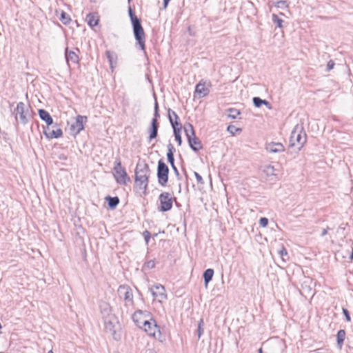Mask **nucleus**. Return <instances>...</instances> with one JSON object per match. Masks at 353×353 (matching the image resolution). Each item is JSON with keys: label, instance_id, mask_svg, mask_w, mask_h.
<instances>
[{"label": "nucleus", "instance_id": "nucleus-1", "mask_svg": "<svg viewBox=\"0 0 353 353\" xmlns=\"http://www.w3.org/2000/svg\"><path fill=\"white\" fill-rule=\"evenodd\" d=\"M135 186L141 190L145 191L148 189L149 177L151 170L148 164L143 161L137 163L135 168Z\"/></svg>", "mask_w": 353, "mask_h": 353}, {"label": "nucleus", "instance_id": "nucleus-2", "mask_svg": "<svg viewBox=\"0 0 353 353\" xmlns=\"http://www.w3.org/2000/svg\"><path fill=\"white\" fill-rule=\"evenodd\" d=\"M129 16L132 22L134 38L139 48L145 53V35L141 26V20L135 15L132 9L130 7L128 10Z\"/></svg>", "mask_w": 353, "mask_h": 353}, {"label": "nucleus", "instance_id": "nucleus-3", "mask_svg": "<svg viewBox=\"0 0 353 353\" xmlns=\"http://www.w3.org/2000/svg\"><path fill=\"white\" fill-rule=\"evenodd\" d=\"M307 135L302 124L294 126L290 138V147H296L299 150L306 143Z\"/></svg>", "mask_w": 353, "mask_h": 353}, {"label": "nucleus", "instance_id": "nucleus-4", "mask_svg": "<svg viewBox=\"0 0 353 353\" xmlns=\"http://www.w3.org/2000/svg\"><path fill=\"white\" fill-rule=\"evenodd\" d=\"M185 132L190 147L194 152H197L202 148V144L199 138L195 136L194 128L192 124L188 123L185 127Z\"/></svg>", "mask_w": 353, "mask_h": 353}, {"label": "nucleus", "instance_id": "nucleus-5", "mask_svg": "<svg viewBox=\"0 0 353 353\" xmlns=\"http://www.w3.org/2000/svg\"><path fill=\"white\" fill-rule=\"evenodd\" d=\"M114 177L117 182L121 185H126L130 181V177L124 168L121 166V163L119 159H117L114 162Z\"/></svg>", "mask_w": 353, "mask_h": 353}, {"label": "nucleus", "instance_id": "nucleus-6", "mask_svg": "<svg viewBox=\"0 0 353 353\" xmlns=\"http://www.w3.org/2000/svg\"><path fill=\"white\" fill-rule=\"evenodd\" d=\"M117 292L119 298L125 301L126 306L134 305L133 293L130 286L121 285L119 287Z\"/></svg>", "mask_w": 353, "mask_h": 353}, {"label": "nucleus", "instance_id": "nucleus-7", "mask_svg": "<svg viewBox=\"0 0 353 353\" xmlns=\"http://www.w3.org/2000/svg\"><path fill=\"white\" fill-rule=\"evenodd\" d=\"M169 168L162 160L158 161L157 178L161 186H165L168 181Z\"/></svg>", "mask_w": 353, "mask_h": 353}, {"label": "nucleus", "instance_id": "nucleus-8", "mask_svg": "<svg viewBox=\"0 0 353 353\" xmlns=\"http://www.w3.org/2000/svg\"><path fill=\"white\" fill-rule=\"evenodd\" d=\"M174 198L171 196L169 192H162L159 196L160 206L159 210L161 212H167L172 209Z\"/></svg>", "mask_w": 353, "mask_h": 353}, {"label": "nucleus", "instance_id": "nucleus-9", "mask_svg": "<svg viewBox=\"0 0 353 353\" xmlns=\"http://www.w3.org/2000/svg\"><path fill=\"white\" fill-rule=\"evenodd\" d=\"M150 312L146 310H137L132 314L134 323L140 328H141L148 320H150Z\"/></svg>", "mask_w": 353, "mask_h": 353}, {"label": "nucleus", "instance_id": "nucleus-10", "mask_svg": "<svg viewBox=\"0 0 353 353\" xmlns=\"http://www.w3.org/2000/svg\"><path fill=\"white\" fill-rule=\"evenodd\" d=\"M28 108L26 107L24 103L19 102L17 103V108L13 114L15 115V119L18 121V115H19L21 123L26 125L28 122Z\"/></svg>", "mask_w": 353, "mask_h": 353}, {"label": "nucleus", "instance_id": "nucleus-11", "mask_svg": "<svg viewBox=\"0 0 353 353\" xmlns=\"http://www.w3.org/2000/svg\"><path fill=\"white\" fill-rule=\"evenodd\" d=\"M141 328H143L148 335L154 338L157 337V334H158V336L161 335L159 326L157 325L156 321L153 319L152 316L150 317V320H148Z\"/></svg>", "mask_w": 353, "mask_h": 353}, {"label": "nucleus", "instance_id": "nucleus-12", "mask_svg": "<svg viewBox=\"0 0 353 353\" xmlns=\"http://www.w3.org/2000/svg\"><path fill=\"white\" fill-rule=\"evenodd\" d=\"M168 119L173 128L174 135H180V130L181 128V124L178 121L179 117L177 114L170 108L168 110Z\"/></svg>", "mask_w": 353, "mask_h": 353}, {"label": "nucleus", "instance_id": "nucleus-13", "mask_svg": "<svg viewBox=\"0 0 353 353\" xmlns=\"http://www.w3.org/2000/svg\"><path fill=\"white\" fill-rule=\"evenodd\" d=\"M153 297L157 299L159 302L167 299V294L165 293V289L163 285L161 284H157L150 288Z\"/></svg>", "mask_w": 353, "mask_h": 353}, {"label": "nucleus", "instance_id": "nucleus-14", "mask_svg": "<svg viewBox=\"0 0 353 353\" xmlns=\"http://www.w3.org/2000/svg\"><path fill=\"white\" fill-rule=\"evenodd\" d=\"M86 116L78 115L76 117L75 121L71 125V130L74 132L75 134H79L81 130H83V123L87 121Z\"/></svg>", "mask_w": 353, "mask_h": 353}, {"label": "nucleus", "instance_id": "nucleus-15", "mask_svg": "<svg viewBox=\"0 0 353 353\" xmlns=\"http://www.w3.org/2000/svg\"><path fill=\"white\" fill-rule=\"evenodd\" d=\"M210 92V90L206 87L205 81L201 80L195 87L194 94L199 95V98L207 96Z\"/></svg>", "mask_w": 353, "mask_h": 353}, {"label": "nucleus", "instance_id": "nucleus-16", "mask_svg": "<svg viewBox=\"0 0 353 353\" xmlns=\"http://www.w3.org/2000/svg\"><path fill=\"white\" fill-rule=\"evenodd\" d=\"M43 133L48 139H57L63 135V132L61 128H57L56 129H51L48 125L44 129Z\"/></svg>", "mask_w": 353, "mask_h": 353}, {"label": "nucleus", "instance_id": "nucleus-17", "mask_svg": "<svg viewBox=\"0 0 353 353\" xmlns=\"http://www.w3.org/2000/svg\"><path fill=\"white\" fill-rule=\"evenodd\" d=\"M65 57L69 67L70 63L74 64L79 63V58L77 52L73 50H69L68 48L65 50Z\"/></svg>", "mask_w": 353, "mask_h": 353}, {"label": "nucleus", "instance_id": "nucleus-18", "mask_svg": "<svg viewBox=\"0 0 353 353\" xmlns=\"http://www.w3.org/2000/svg\"><path fill=\"white\" fill-rule=\"evenodd\" d=\"M159 127V124L158 122V120H156V119H152L151 121V125L149 128V139L150 141L155 139L157 137L158 134V129Z\"/></svg>", "mask_w": 353, "mask_h": 353}, {"label": "nucleus", "instance_id": "nucleus-19", "mask_svg": "<svg viewBox=\"0 0 353 353\" xmlns=\"http://www.w3.org/2000/svg\"><path fill=\"white\" fill-rule=\"evenodd\" d=\"M266 150L270 153H278L285 150V148L281 143L272 142L267 145Z\"/></svg>", "mask_w": 353, "mask_h": 353}, {"label": "nucleus", "instance_id": "nucleus-20", "mask_svg": "<svg viewBox=\"0 0 353 353\" xmlns=\"http://www.w3.org/2000/svg\"><path fill=\"white\" fill-rule=\"evenodd\" d=\"M39 115L41 119H42L46 123L47 126H50L53 124V119L49 114V112H47L46 110L43 109L39 110Z\"/></svg>", "mask_w": 353, "mask_h": 353}, {"label": "nucleus", "instance_id": "nucleus-21", "mask_svg": "<svg viewBox=\"0 0 353 353\" xmlns=\"http://www.w3.org/2000/svg\"><path fill=\"white\" fill-rule=\"evenodd\" d=\"M105 54H106L107 59H108V62L110 63V67L112 71H113L114 65L117 64V55L114 52H112L110 50H107L105 52Z\"/></svg>", "mask_w": 353, "mask_h": 353}, {"label": "nucleus", "instance_id": "nucleus-22", "mask_svg": "<svg viewBox=\"0 0 353 353\" xmlns=\"http://www.w3.org/2000/svg\"><path fill=\"white\" fill-rule=\"evenodd\" d=\"M175 150H176L172 143H169L168 145L167 158L172 167H174V152Z\"/></svg>", "mask_w": 353, "mask_h": 353}, {"label": "nucleus", "instance_id": "nucleus-23", "mask_svg": "<svg viewBox=\"0 0 353 353\" xmlns=\"http://www.w3.org/2000/svg\"><path fill=\"white\" fill-rule=\"evenodd\" d=\"M253 103L256 108H260L263 104L265 105L267 107H268L269 109H271V105L270 103L264 99H261L260 97H255L252 99Z\"/></svg>", "mask_w": 353, "mask_h": 353}, {"label": "nucleus", "instance_id": "nucleus-24", "mask_svg": "<svg viewBox=\"0 0 353 353\" xmlns=\"http://www.w3.org/2000/svg\"><path fill=\"white\" fill-rule=\"evenodd\" d=\"M105 200L108 201V206L111 209L115 208L119 203V199L117 196L112 197L108 196L105 197Z\"/></svg>", "mask_w": 353, "mask_h": 353}, {"label": "nucleus", "instance_id": "nucleus-25", "mask_svg": "<svg viewBox=\"0 0 353 353\" xmlns=\"http://www.w3.org/2000/svg\"><path fill=\"white\" fill-rule=\"evenodd\" d=\"M86 20L88 21V25L90 27L96 26L98 24L99 19L97 16H95L93 13H89L87 15Z\"/></svg>", "mask_w": 353, "mask_h": 353}, {"label": "nucleus", "instance_id": "nucleus-26", "mask_svg": "<svg viewBox=\"0 0 353 353\" xmlns=\"http://www.w3.org/2000/svg\"><path fill=\"white\" fill-rule=\"evenodd\" d=\"M336 337L337 345L339 348H341L345 338V331L344 330H339L336 334Z\"/></svg>", "mask_w": 353, "mask_h": 353}, {"label": "nucleus", "instance_id": "nucleus-27", "mask_svg": "<svg viewBox=\"0 0 353 353\" xmlns=\"http://www.w3.org/2000/svg\"><path fill=\"white\" fill-rule=\"evenodd\" d=\"M214 270L212 269L209 268L204 272L203 276L205 285L212 280Z\"/></svg>", "mask_w": 353, "mask_h": 353}, {"label": "nucleus", "instance_id": "nucleus-28", "mask_svg": "<svg viewBox=\"0 0 353 353\" xmlns=\"http://www.w3.org/2000/svg\"><path fill=\"white\" fill-rule=\"evenodd\" d=\"M275 170H276L274 166L268 165L264 168L263 172L268 176H275L276 175Z\"/></svg>", "mask_w": 353, "mask_h": 353}, {"label": "nucleus", "instance_id": "nucleus-29", "mask_svg": "<svg viewBox=\"0 0 353 353\" xmlns=\"http://www.w3.org/2000/svg\"><path fill=\"white\" fill-rule=\"evenodd\" d=\"M59 19L65 25L69 24L71 21L70 16L63 11L61 12Z\"/></svg>", "mask_w": 353, "mask_h": 353}, {"label": "nucleus", "instance_id": "nucleus-30", "mask_svg": "<svg viewBox=\"0 0 353 353\" xmlns=\"http://www.w3.org/2000/svg\"><path fill=\"white\" fill-rule=\"evenodd\" d=\"M229 112L228 117L231 119H236V117L240 114V111L239 110L234 108H230L228 110Z\"/></svg>", "mask_w": 353, "mask_h": 353}, {"label": "nucleus", "instance_id": "nucleus-31", "mask_svg": "<svg viewBox=\"0 0 353 353\" xmlns=\"http://www.w3.org/2000/svg\"><path fill=\"white\" fill-rule=\"evenodd\" d=\"M204 325V321H203V319H201L200 321H199V323H198V328H197V336H198V338L200 339L201 336H202V334H203V326Z\"/></svg>", "mask_w": 353, "mask_h": 353}, {"label": "nucleus", "instance_id": "nucleus-32", "mask_svg": "<svg viewBox=\"0 0 353 353\" xmlns=\"http://www.w3.org/2000/svg\"><path fill=\"white\" fill-rule=\"evenodd\" d=\"M227 130L232 135H235L236 132H241L242 130L241 128H236L233 125H230L228 126Z\"/></svg>", "mask_w": 353, "mask_h": 353}, {"label": "nucleus", "instance_id": "nucleus-33", "mask_svg": "<svg viewBox=\"0 0 353 353\" xmlns=\"http://www.w3.org/2000/svg\"><path fill=\"white\" fill-rule=\"evenodd\" d=\"M272 21L276 25L277 27L282 28V23L283 21L281 19H280L276 14H272Z\"/></svg>", "mask_w": 353, "mask_h": 353}, {"label": "nucleus", "instance_id": "nucleus-34", "mask_svg": "<svg viewBox=\"0 0 353 353\" xmlns=\"http://www.w3.org/2000/svg\"><path fill=\"white\" fill-rule=\"evenodd\" d=\"M275 6L279 8H288V5L286 1H285V0H280V1H278L276 3Z\"/></svg>", "mask_w": 353, "mask_h": 353}, {"label": "nucleus", "instance_id": "nucleus-35", "mask_svg": "<svg viewBox=\"0 0 353 353\" xmlns=\"http://www.w3.org/2000/svg\"><path fill=\"white\" fill-rule=\"evenodd\" d=\"M194 174L195 177H196L197 183L200 184V185H203L204 184V181H203V179L202 176L198 172H194Z\"/></svg>", "mask_w": 353, "mask_h": 353}, {"label": "nucleus", "instance_id": "nucleus-36", "mask_svg": "<svg viewBox=\"0 0 353 353\" xmlns=\"http://www.w3.org/2000/svg\"><path fill=\"white\" fill-rule=\"evenodd\" d=\"M143 236L144 237V239L146 242V243L148 244L150 238H151V234H150V232L148 230H145L143 232Z\"/></svg>", "mask_w": 353, "mask_h": 353}, {"label": "nucleus", "instance_id": "nucleus-37", "mask_svg": "<svg viewBox=\"0 0 353 353\" xmlns=\"http://www.w3.org/2000/svg\"><path fill=\"white\" fill-rule=\"evenodd\" d=\"M279 254L282 257L283 261H285V259L284 256H288V252H287L286 249L284 247H282V248L279 251Z\"/></svg>", "mask_w": 353, "mask_h": 353}, {"label": "nucleus", "instance_id": "nucleus-38", "mask_svg": "<svg viewBox=\"0 0 353 353\" xmlns=\"http://www.w3.org/2000/svg\"><path fill=\"white\" fill-rule=\"evenodd\" d=\"M259 224L262 227H266L268 224V219L265 217H262L259 220Z\"/></svg>", "mask_w": 353, "mask_h": 353}, {"label": "nucleus", "instance_id": "nucleus-39", "mask_svg": "<svg viewBox=\"0 0 353 353\" xmlns=\"http://www.w3.org/2000/svg\"><path fill=\"white\" fill-rule=\"evenodd\" d=\"M101 308L102 310V312H105L107 314H108L109 312L110 311L109 305L105 303L103 305H101Z\"/></svg>", "mask_w": 353, "mask_h": 353}, {"label": "nucleus", "instance_id": "nucleus-40", "mask_svg": "<svg viewBox=\"0 0 353 353\" xmlns=\"http://www.w3.org/2000/svg\"><path fill=\"white\" fill-rule=\"evenodd\" d=\"M343 314H344V316L345 317V320L347 321H348V322L350 321H351V318H350V315L349 311L347 309H345V308H343Z\"/></svg>", "mask_w": 353, "mask_h": 353}, {"label": "nucleus", "instance_id": "nucleus-41", "mask_svg": "<svg viewBox=\"0 0 353 353\" xmlns=\"http://www.w3.org/2000/svg\"><path fill=\"white\" fill-rule=\"evenodd\" d=\"M334 65H335V63H334V61H332V60H330V61L327 62L326 70H327V71H330V70H331L332 69H333V68H334Z\"/></svg>", "mask_w": 353, "mask_h": 353}, {"label": "nucleus", "instance_id": "nucleus-42", "mask_svg": "<svg viewBox=\"0 0 353 353\" xmlns=\"http://www.w3.org/2000/svg\"><path fill=\"white\" fill-rule=\"evenodd\" d=\"M145 266L149 269H152L155 267V262L153 260L148 261L145 263Z\"/></svg>", "mask_w": 353, "mask_h": 353}, {"label": "nucleus", "instance_id": "nucleus-43", "mask_svg": "<svg viewBox=\"0 0 353 353\" xmlns=\"http://www.w3.org/2000/svg\"><path fill=\"white\" fill-rule=\"evenodd\" d=\"M174 137H175V140L176 141L178 145H181V143H182V139H181V134L180 135H177V136H174Z\"/></svg>", "mask_w": 353, "mask_h": 353}, {"label": "nucleus", "instance_id": "nucleus-44", "mask_svg": "<svg viewBox=\"0 0 353 353\" xmlns=\"http://www.w3.org/2000/svg\"><path fill=\"white\" fill-rule=\"evenodd\" d=\"M172 170H173V171H174V174H176V176L177 177H179V170H178L177 168L176 167V165H174V167H172Z\"/></svg>", "mask_w": 353, "mask_h": 353}, {"label": "nucleus", "instance_id": "nucleus-45", "mask_svg": "<svg viewBox=\"0 0 353 353\" xmlns=\"http://www.w3.org/2000/svg\"><path fill=\"white\" fill-rule=\"evenodd\" d=\"M160 117L159 111H154V118L156 119V120H158V118Z\"/></svg>", "mask_w": 353, "mask_h": 353}, {"label": "nucleus", "instance_id": "nucleus-46", "mask_svg": "<svg viewBox=\"0 0 353 353\" xmlns=\"http://www.w3.org/2000/svg\"><path fill=\"white\" fill-rule=\"evenodd\" d=\"M330 228L328 227L327 228L323 229V230L322 231V233H321V236H325L327 234V231Z\"/></svg>", "mask_w": 353, "mask_h": 353}, {"label": "nucleus", "instance_id": "nucleus-47", "mask_svg": "<svg viewBox=\"0 0 353 353\" xmlns=\"http://www.w3.org/2000/svg\"><path fill=\"white\" fill-rule=\"evenodd\" d=\"M154 111H159V105L157 99H155V103H154Z\"/></svg>", "mask_w": 353, "mask_h": 353}, {"label": "nucleus", "instance_id": "nucleus-48", "mask_svg": "<svg viewBox=\"0 0 353 353\" xmlns=\"http://www.w3.org/2000/svg\"><path fill=\"white\" fill-rule=\"evenodd\" d=\"M170 1V0H163V7H164V8H167Z\"/></svg>", "mask_w": 353, "mask_h": 353}, {"label": "nucleus", "instance_id": "nucleus-49", "mask_svg": "<svg viewBox=\"0 0 353 353\" xmlns=\"http://www.w3.org/2000/svg\"><path fill=\"white\" fill-rule=\"evenodd\" d=\"M345 230V226L343 224H341L339 225L338 230Z\"/></svg>", "mask_w": 353, "mask_h": 353}, {"label": "nucleus", "instance_id": "nucleus-50", "mask_svg": "<svg viewBox=\"0 0 353 353\" xmlns=\"http://www.w3.org/2000/svg\"><path fill=\"white\" fill-rule=\"evenodd\" d=\"M350 259H353V249H352V253H351V255L350 256Z\"/></svg>", "mask_w": 353, "mask_h": 353}, {"label": "nucleus", "instance_id": "nucleus-51", "mask_svg": "<svg viewBox=\"0 0 353 353\" xmlns=\"http://www.w3.org/2000/svg\"><path fill=\"white\" fill-rule=\"evenodd\" d=\"M259 353H263V350H262V349H261V348H259Z\"/></svg>", "mask_w": 353, "mask_h": 353}, {"label": "nucleus", "instance_id": "nucleus-52", "mask_svg": "<svg viewBox=\"0 0 353 353\" xmlns=\"http://www.w3.org/2000/svg\"><path fill=\"white\" fill-rule=\"evenodd\" d=\"M48 353H53V351L50 350Z\"/></svg>", "mask_w": 353, "mask_h": 353}, {"label": "nucleus", "instance_id": "nucleus-53", "mask_svg": "<svg viewBox=\"0 0 353 353\" xmlns=\"http://www.w3.org/2000/svg\"><path fill=\"white\" fill-rule=\"evenodd\" d=\"M179 192H181V184L179 185Z\"/></svg>", "mask_w": 353, "mask_h": 353}, {"label": "nucleus", "instance_id": "nucleus-54", "mask_svg": "<svg viewBox=\"0 0 353 353\" xmlns=\"http://www.w3.org/2000/svg\"><path fill=\"white\" fill-rule=\"evenodd\" d=\"M76 50L79 52V50L78 48L76 49Z\"/></svg>", "mask_w": 353, "mask_h": 353}, {"label": "nucleus", "instance_id": "nucleus-55", "mask_svg": "<svg viewBox=\"0 0 353 353\" xmlns=\"http://www.w3.org/2000/svg\"><path fill=\"white\" fill-rule=\"evenodd\" d=\"M2 327L1 324L0 323V329Z\"/></svg>", "mask_w": 353, "mask_h": 353}, {"label": "nucleus", "instance_id": "nucleus-56", "mask_svg": "<svg viewBox=\"0 0 353 353\" xmlns=\"http://www.w3.org/2000/svg\"><path fill=\"white\" fill-rule=\"evenodd\" d=\"M128 1L129 3L131 1V0H128Z\"/></svg>", "mask_w": 353, "mask_h": 353}]
</instances>
